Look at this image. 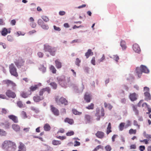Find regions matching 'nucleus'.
I'll use <instances>...</instances> for the list:
<instances>
[{
	"instance_id": "51",
	"label": "nucleus",
	"mask_w": 151,
	"mask_h": 151,
	"mask_svg": "<svg viewBox=\"0 0 151 151\" xmlns=\"http://www.w3.org/2000/svg\"><path fill=\"white\" fill-rule=\"evenodd\" d=\"M2 124H3V125H4L5 128H9V127L10 124L8 122H6L5 124H4L3 123H2Z\"/></svg>"
},
{
	"instance_id": "32",
	"label": "nucleus",
	"mask_w": 151,
	"mask_h": 151,
	"mask_svg": "<svg viewBox=\"0 0 151 151\" xmlns=\"http://www.w3.org/2000/svg\"><path fill=\"white\" fill-rule=\"evenodd\" d=\"M111 124L110 123H109L107 128L106 134H109L110 132H111L112 131L111 130Z\"/></svg>"
},
{
	"instance_id": "6",
	"label": "nucleus",
	"mask_w": 151,
	"mask_h": 151,
	"mask_svg": "<svg viewBox=\"0 0 151 151\" xmlns=\"http://www.w3.org/2000/svg\"><path fill=\"white\" fill-rule=\"evenodd\" d=\"M50 91V89L49 87H47L41 89L39 91V95L41 96H43V94H45L46 93L49 94Z\"/></svg>"
},
{
	"instance_id": "13",
	"label": "nucleus",
	"mask_w": 151,
	"mask_h": 151,
	"mask_svg": "<svg viewBox=\"0 0 151 151\" xmlns=\"http://www.w3.org/2000/svg\"><path fill=\"white\" fill-rule=\"evenodd\" d=\"M138 95L135 93H130L129 95V98L132 101H136Z\"/></svg>"
},
{
	"instance_id": "37",
	"label": "nucleus",
	"mask_w": 151,
	"mask_h": 151,
	"mask_svg": "<svg viewBox=\"0 0 151 151\" xmlns=\"http://www.w3.org/2000/svg\"><path fill=\"white\" fill-rule=\"evenodd\" d=\"M6 134V131L3 129H0V135L1 136H5Z\"/></svg>"
},
{
	"instance_id": "52",
	"label": "nucleus",
	"mask_w": 151,
	"mask_h": 151,
	"mask_svg": "<svg viewBox=\"0 0 151 151\" xmlns=\"http://www.w3.org/2000/svg\"><path fill=\"white\" fill-rule=\"evenodd\" d=\"M91 63L93 65H96L95 59L94 57H93L91 60Z\"/></svg>"
},
{
	"instance_id": "7",
	"label": "nucleus",
	"mask_w": 151,
	"mask_h": 151,
	"mask_svg": "<svg viewBox=\"0 0 151 151\" xmlns=\"http://www.w3.org/2000/svg\"><path fill=\"white\" fill-rule=\"evenodd\" d=\"M2 83L6 85L7 86H11L12 87V88H13L16 86V84L13 81L9 80H4L2 81Z\"/></svg>"
},
{
	"instance_id": "40",
	"label": "nucleus",
	"mask_w": 151,
	"mask_h": 151,
	"mask_svg": "<svg viewBox=\"0 0 151 151\" xmlns=\"http://www.w3.org/2000/svg\"><path fill=\"white\" fill-rule=\"evenodd\" d=\"M50 85L53 87L54 89H56L57 88V85L55 82H51L50 83Z\"/></svg>"
},
{
	"instance_id": "8",
	"label": "nucleus",
	"mask_w": 151,
	"mask_h": 151,
	"mask_svg": "<svg viewBox=\"0 0 151 151\" xmlns=\"http://www.w3.org/2000/svg\"><path fill=\"white\" fill-rule=\"evenodd\" d=\"M5 94L9 98L14 99L16 96L15 93L10 89L7 90L6 91Z\"/></svg>"
},
{
	"instance_id": "55",
	"label": "nucleus",
	"mask_w": 151,
	"mask_h": 151,
	"mask_svg": "<svg viewBox=\"0 0 151 151\" xmlns=\"http://www.w3.org/2000/svg\"><path fill=\"white\" fill-rule=\"evenodd\" d=\"M105 56L104 55H103L102 57L99 60H98V62L99 63H100V62H102L105 59Z\"/></svg>"
},
{
	"instance_id": "23",
	"label": "nucleus",
	"mask_w": 151,
	"mask_h": 151,
	"mask_svg": "<svg viewBox=\"0 0 151 151\" xmlns=\"http://www.w3.org/2000/svg\"><path fill=\"white\" fill-rule=\"evenodd\" d=\"M32 94L31 92H30L29 94H28L26 92L24 91L20 93L21 96L24 98H28L29 96L31 95Z\"/></svg>"
},
{
	"instance_id": "41",
	"label": "nucleus",
	"mask_w": 151,
	"mask_h": 151,
	"mask_svg": "<svg viewBox=\"0 0 151 151\" xmlns=\"http://www.w3.org/2000/svg\"><path fill=\"white\" fill-rule=\"evenodd\" d=\"M124 124L125 123H121L120 124L119 128L120 131H122L123 130Z\"/></svg>"
},
{
	"instance_id": "49",
	"label": "nucleus",
	"mask_w": 151,
	"mask_h": 151,
	"mask_svg": "<svg viewBox=\"0 0 151 151\" xmlns=\"http://www.w3.org/2000/svg\"><path fill=\"white\" fill-rule=\"evenodd\" d=\"M74 132L73 131H71L70 132H68L66 133V135L67 136H71L74 134Z\"/></svg>"
},
{
	"instance_id": "4",
	"label": "nucleus",
	"mask_w": 151,
	"mask_h": 151,
	"mask_svg": "<svg viewBox=\"0 0 151 151\" xmlns=\"http://www.w3.org/2000/svg\"><path fill=\"white\" fill-rule=\"evenodd\" d=\"M55 100L58 104H64L65 105L68 104V101L63 97L59 98L58 96H56L55 97Z\"/></svg>"
},
{
	"instance_id": "42",
	"label": "nucleus",
	"mask_w": 151,
	"mask_h": 151,
	"mask_svg": "<svg viewBox=\"0 0 151 151\" xmlns=\"http://www.w3.org/2000/svg\"><path fill=\"white\" fill-rule=\"evenodd\" d=\"M143 135L145 137L147 138H151V135L146 134L145 132H143Z\"/></svg>"
},
{
	"instance_id": "43",
	"label": "nucleus",
	"mask_w": 151,
	"mask_h": 151,
	"mask_svg": "<svg viewBox=\"0 0 151 151\" xmlns=\"http://www.w3.org/2000/svg\"><path fill=\"white\" fill-rule=\"evenodd\" d=\"M106 151H110L111 150V147L109 145H107L105 147Z\"/></svg>"
},
{
	"instance_id": "56",
	"label": "nucleus",
	"mask_w": 151,
	"mask_h": 151,
	"mask_svg": "<svg viewBox=\"0 0 151 151\" xmlns=\"http://www.w3.org/2000/svg\"><path fill=\"white\" fill-rule=\"evenodd\" d=\"M1 112L2 114H6L7 113V111L5 109L2 108L1 109Z\"/></svg>"
},
{
	"instance_id": "34",
	"label": "nucleus",
	"mask_w": 151,
	"mask_h": 151,
	"mask_svg": "<svg viewBox=\"0 0 151 151\" xmlns=\"http://www.w3.org/2000/svg\"><path fill=\"white\" fill-rule=\"evenodd\" d=\"M61 143V142L60 141L56 140H54L52 141V144L53 145H60Z\"/></svg>"
},
{
	"instance_id": "20",
	"label": "nucleus",
	"mask_w": 151,
	"mask_h": 151,
	"mask_svg": "<svg viewBox=\"0 0 151 151\" xmlns=\"http://www.w3.org/2000/svg\"><path fill=\"white\" fill-rule=\"evenodd\" d=\"M91 116L87 114L85 115V120L86 124L90 123L91 121Z\"/></svg>"
},
{
	"instance_id": "27",
	"label": "nucleus",
	"mask_w": 151,
	"mask_h": 151,
	"mask_svg": "<svg viewBox=\"0 0 151 151\" xmlns=\"http://www.w3.org/2000/svg\"><path fill=\"white\" fill-rule=\"evenodd\" d=\"M65 122H67L70 124H72L74 123V121L72 119H70L68 118H66L64 120Z\"/></svg>"
},
{
	"instance_id": "18",
	"label": "nucleus",
	"mask_w": 151,
	"mask_h": 151,
	"mask_svg": "<svg viewBox=\"0 0 151 151\" xmlns=\"http://www.w3.org/2000/svg\"><path fill=\"white\" fill-rule=\"evenodd\" d=\"M95 135L97 137L102 139L104 137V134L102 132L98 131L96 134Z\"/></svg>"
},
{
	"instance_id": "38",
	"label": "nucleus",
	"mask_w": 151,
	"mask_h": 151,
	"mask_svg": "<svg viewBox=\"0 0 151 151\" xmlns=\"http://www.w3.org/2000/svg\"><path fill=\"white\" fill-rule=\"evenodd\" d=\"M50 69L53 73H56V70L53 66L52 65H51L50 67Z\"/></svg>"
},
{
	"instance_id": "64",
	"label": "nucleus",
	"mask_w": 151,
	"mask_h": 151,
	"mask_svg": "<svg viewBox=\"0 0 151 151\" xmlns=\"http://www.w3.org/2000/svg\"><path fill=\"white\" fill-rule=\"evenodd\" d=\"M144 90L145 92H149V88L148 87H145L144 88Z\"/></svg>"
},
{
	"instance_id": "60",
	"label": "nucleus",
	"mask_w": 151,
	"mask_h": 151,
	"mask_svg": "<svg viewBox=\"0 0 151 151\" xmlns=\"http://www.w3.org/2000/svg\"><path fill=\"white\" fill-rule=\"evenodd\" d=\"M56 137L57 138L59 139L62 140L65 139L66 138V137L65 136H59L58 137Z\"/></svg>"
},
{
	"instance_id": "16",
	"label": "nucleus",
	"mask_w": 151,
	"mask_h": 151,
	"mask_svg": "<svg viewBox=\"0 0 151 151\" xmlns=\"http://www.w3.org/2000/svg\"><path fill=\"white\" fill-rule=\"evenodd\" d=\"M133 50L136 52L139 53L140 52L141 50L138 45L137 44H134L133 45Z\"/></svg>"
},
{
	"instance_id": "19",
	"label": "nucleus",
	"mask_w": 151,
	"mask_h": 151,
	"mask_svg": "<svg viewBox=\"0 0 151 151\" xmlns=\"http://www.w3.org/2000/svg\"><path fill=\"white\" fill-rule=\"evenodd\" d=\"M12 126V128L16 132L19 131L20 130V127L18 124H13Z\"/></svg>"
},
{
	"instance_id": "10",
	"label": "nucleus",
	"mask_w": 151,
	"mask_h": 151,
	"mask_svg": "<svg viewBox=\"0 0 151 151\" xmlns=\"http://www.w3.org/2000/svg\"><path fill=\"white\" fill-rule=\"evenodd\" d=\"M50 108L51 111L55 115L58 116L59 115L60 112L59 110L53 105L50 106Z\"/></svg>"
},
{
	"instance_id": "61",
	"label": "nucleus",
	"mask_w": 151,
	"mask_h": 151,
	"mask_svg": "<svg viewBox=\"0 0 151 151\" xmlns=\"http://www.w3.org/2000/svg\"><path fill=\"white\" fill-rule=\"evenodd\" d=\"M37 55L40 58H42L43 57V55L42 52H39L37 53Z\"/></svg>"
},
{
	"instance_id": "58",
	"label": "nucleus",
	"mask_w": 151,
	"mask_h": 151,
	"mask_svg": "<svg viewBox=\"0 0 151 151\" xmlns=\"http://www.w3.org/2000/svg\"><path fill=\"white\" fill-rule=\"evenodd\" d=\"M22 116L24 117V118H27V114L26 113V112L24 111H22Z\"/></svg>"
},
{
	"instance_id": "30",
	"label": "nucleus",
	"mask_w": 151,
	"mask_h": 151,
	"mask_svg": "<svg viewBox=\"0 0 151 151\" xmlns=\"http://www.w3.org/2000/svg\"><path fill=\"white\" fill-rule=\"evenodd\" d=\"M55 66L56 68H60L62 67L61 63L58 61V60H56L55 61Z\"/></svg>"
},
{
	"instance_id": "31",
	"label": "nucleus",
	"mask_w": 151,
	"mask_h": 151,
	"mask_svg": "<svg viewBox=\"0 0 151 151\" xmlns=\"http://www.w3.org/2000/svg\"><path fill=\"white\" fill-rule=\"evenodd\" d=\"M44 128L45 131H48L50 130L51 127L49 124L47 123L45 124Z\"/></svg>"
},
{
	"instance_id": "39",
	"label": "nucleus",
	"mask_w": 151,
	"mask_h": 151,
	"mask_svg": "<svg viewBox=\"0 0 151 151\" xmlns=\"http://www.w3.org/2000/svg\"><path fill=\"white\" fill-rule=\"evenodd\" d=\"M41 18L45 22H47L49 21V18L46 16H42Z\"/></svg>"
},
{
	"instance_id": "47",
	"label": "nucleus",
	"mask_w": 151,
	"mask_h": 151,
	"mask_svg": "<svg viewBox=\"0 0 151 151\" xmlns=\"http://www.w3.org/2000/svg\"><path fill=\"white\" fill-rule=\"evenodd\" d=\"M81 60L78 58H77L76 59V64L78 66H79L80 65V63H81Z\"/></svg>"
},
{
	"instance_id": "44",
	"label": "nucleus",
	"mask_w": 151,
	"mask_h": 151,
	"mask_svg": "<svg viewBox=\"0 0 151 151\" xmlns=\"http://www.w3.org/2000/svg\"><path fill=\"white\" fill-rule=\"evenodd\" d=\"M31 109L36 113H38L39 111L38 109H37L34 107H31Z\"/></svg>"
},
{
	"instance_id": "25",
	"label": "nucleus",
	"mask_w": 151,
	"mask_h": 151,
	"mask_svg": "<svg viewBox=\"0 0 151 151\" xmlns=\"http://www.w3.org/2000/svg\"><path fill=\"white\" fill-rule=\"evenodd\" d=\"M93 55V53L90 49H89L87 52L86 53L85 55L86 56L87 58H88L90 56L92 55Z\"/></svg>"
},
{
	"instance_id": "21",
	"label": "nucleus",
	"mask_w": 151,
	"mask_h": 151,
	"mask_svg": "<svg viewBox=\"0 0 151 151\" xmlns=\"http://www.w3.org/2000/svg\"><path fill=\"white\" fill-rule=\"evenodd\" d=\"M39 86L38 85H34L32 86L29 88L30 93L31 91H34L38 88Z\"/></svg>"
},
{
	"instance_id": "28",
	"label": "nucleus",
	"mask_w": 151,
	"mask_h": 151,
	"mask_svg": "<svg viewBox=\"0 0 151 151\" xmlns=\"http://www.w3.org/2000/svg\"><path fill=\"white\" fill-rule=\"evenodd\" d=\"M10 31H8V30L5 28H4L3 29V30L1 32V35L2 36H5L8 33H10Z\"/></svg>"
},
{
	"instance_id": "3",
	"label": "nucleus",
	"mask_w": 151,
	"mask_h": 151,
	"mask_svg": "<svg viewBox=\"0 0 151 151\" xmlns=\"http://www.w3.org/2000/svg\"><path fill=\"white\" fill-rule=\"evenodd\" d=\"M59 83L63 87H65L68 83L70 82L69 78H67L65 79L64 78L59 77L57 78Z\"/></svg>"
},
{
	"instance_id": "35",
	"label": "nucleus",
	"mask_w": 151,
	"mask_h": 151,
	"mask_svg": "<svg viewBox=\"0 0 151 151\" xmlns=\"http://www.w3.org/2000/svg\"><path fill=\"white\" fill-rule=\"evenodd\" d=\"M137 132L136 129H131L129 130V133L130 134H135Z\"/></svg>"
},
{
	"instance_id": "24",
	"label": "nucleus",
	"mask_w": 151,
	"mask_h": 151,
	"mask_svg": "<svg viewBox=\"0 0 151 151\" xmlns=\"http://www.w3.org/2000/svg\"><path fill=\"white\" fill-rule=\"evenodd\" d=\"M120 46L122 47L123 50H126L127 47L125 42L123 40H121V41Z\"/></svg>"
},
{
	"instance_id": "53",
	"label": "nucleus",
	"mask_w": 151,
	"mask_h": 151,
	"mask_svg": "<svg viewBox=\"0 0 151 151\" xmlns=\"http://www.w3.org/2000/svg\"><path fill=\"white\" fill-rule=\"evenodd\" d=\"M114 60L116 62H118V60L119 59V56L117 55H115L114 56Z\"/></svg>"
},
{
	"instance_id": "15",
	"label": "nucleus",
	"mask_w": 151,
	"mask_h": 151,
	"mask_svg": "<svg viewBox=\"0 0 151 151\" xmlns=\"http://www.w3.org/2000/svg\"><path fill=\"white\" fill-rule=\"evenodd\" d=\"M8 118L12 120L14 123H18L19 122L18 117L15 116L13 115H11L8 116Z\"/></svg>"
},
{
	"instance_id": "12",
	"label": "nucleus",
	"mask_w": 151,
	"mask_h": 151,
	"mask_svg": "<svg viewBox=\"0 0 151 151\" xmlns=\"http://www.w3.org/2000/svg\"><path fill=\"white\" fill-rule=\"evenodd\" d=\"M24 61L23 59L19 58L16 62H15L14 63L17 68H21V66L24 65Z\"/></svg>"
},
{
	"instance_id": "2",
	"label": "nucleus",
	"mask_w": 151,
	"mask_h": 151,
	"mask_svg": "<svg viewBox=\"0 0 151 151\" xmlns=\"http://www.w3.org/2000/svg\"><path fill=\"white\" fill-rule=\"evenodd\" d=\"M44 50L46 52H49L50 54L52 56H54L56 51L55 48L47 44L44 45Z\"/></svg>"
},
{
	"instance_id": "62",
	"label": "nucleus",
	"mask_w": 151,
	"mask_h": 151,
	"mask_svg": "<svg viewBox=\"0 0 151 151\" xmlns=\"http://www.w3.org/2000/svg\"><path fill=\"white\" fill-rule=\"evenodd\" d=\"M136 146L135 144L131 145L130 146V149H135Z\"/></svg>"
},
{
	"instance_id": "50",
	"label": "nucleus",
	"mask_w": 151,
	"mask_h": 151,
	"mask_svg": "<svg viewBox=\"0 0 151 151\" xmlns=\"http://www.w3.org/2000/svg\"><path fill=\"white\" fill-rule=\"evenodd\" d=\"M133 124L134 126L137 127L138 129L139 128L140 126L138 124V122L137 121L135 120H134L133 122Z\"/></svg>"
},
{
	"instance_id": "54",
	"label": "nucleus",
	"mask_w": 151,
	"mask_h": 151,
	"mask_svg": "<svg viewBox=\"0 0 151 151\" xmlns=\"http://www.w3.org/2000/svg\"><path fill=\"white\" fill-rule=\"evenodd\" d=\"M145 149V147L144 146L141 145L139 147V149L141 151H143Z\"/></svg>"
},
{
	"instance_id": "9",
	"label": "nucleus",
	"mask_w": 151,
	"mask_h": 151,
	"mask_svg": "<svg viewBox=\"0 0 151 151\" xmlns=\"http://www.w3.org/2000/svg\"><path fill=\"white\" fill-rule=\"evenodd\" d=\"M37 23L44 29L47 30L49 28L47 24H45L43 21L41 19L38 20Z\"/></svg>"
},
{
	"instance_id": "48",
	"label": "nucleus",
	"mask_w": 151,
	"mask_h": 151,
	"mask_svg": "<svg viewBox=\"0 0 151 151\" xmlns=\"http://www.w3.org/2000/svg\"><path fill=\"white\" fill-rule=\"evenodd\" d=\"M148 140L147 139H144L143 140H139V142H145V144H148L149 142H148Z\"/></svg>"
},
{
	"instance_id": "5",
	"label": "nucleus",
	"mask_w": 151,
	"mask_h": 151,
	"mask_svg": "<svg viewBox=\"0 0 151 151\" xmlns=\"http://www.w3.org/2000/svg\"><path fill=\"white\" fill-rule=\"evenodd\" d=\"M9 69L11 74L17 77L18 74L17 72V69L13 63L9 65Z\"/></svg>"
},
{
	"instance_id": "36",
	"label": "nucleus",
	"mask_w": 151,
	"mask_h": 151,
	"mask_svg": "<svg viewBox=\"0 0 151 151\" xmlns=\"http://www.w3.org/2000/svg\"><path fill=\"white\" fill-rule=\"evenodd\" d=\"M94 107V104L93 103H91L90 105L86 107V108L89 110L93 109Z\"/></svg>"
},
{
	"instance_id": "11",
	"label": "nucleus",
	"mask_w": 151,
	"mask_h": 151,
	"mask_svg": "<svg viewBox=\"0 0 151 151\" xmlns=\"http://www.w3.org/2000/svg\"><path fill=\"white\" fill-rule=\"evenodd\" d=\"M15 144L10 141H5L2 144V146L4 148L9 147Z\"/></svg>"
},
{
	"instance_id": "22",
	"label": "nucleus",
	"mask_w": 151,
	"mask_h": 151,
	"mask_svg": "<svg viewBox=\"0 0 151 151\" xmlns=\"http://www.w3.org/2000/svg\"><path fill=\"white\" fill-rule=\"evenodd\" d=\"M144 95L145 97V100L148 101L151 99V97L149 92H145L144 93Z\"/></svg>"
},
{
	"instance_id": "26",
	"label": "nucleus",
	"mask_w": 151,
	"mask_h": 151,
	"mask_svg": "<svg viewBox=\"0 0 151 151\" xmlns=\"http://www.w3.org/2000/svg\"><path fill=\"white\" fill-rule=\"evenodd\" d=\"M18 147L19 149L22 150V151H26V150L24 145L21 142L19 143V145Z\"/></svg>"
},
{
	"instance_id": "57",
	"label": "nucleus",
	"mask_w": 151,
	"mask_h": 151,
	"mask_svg": "<svg viewBox=\"0 0 151 151\" xmlns=\"http://www.w3.org/2000/svg\"><path fill=\"white\" fill-rule=\"evenodd\" d=\"M53 27L54 29L55 30L59 31L61 30V29L59 27H57L56 26L54 25Z\"/></svg>"
},
{
	"instance_id": "45",
	"label": "nucleus",
	"mask_w": 151,
	"mask_h": 151,
	"mask_svg": "<svg viewBox=\"0 0 151 151\" xmlns=\"http://www.w3.org/2000/svg\"><path fill=\"white\" fill-rule=\"evenodd\" d=\"M7 39L10 42H12L14 40L13 37L10 35H9L7 36Z\"/></svg>"
},
{
	"instance_id": "1",
	"label": "nucleus",
	"mask_w": 151,
	"mask_h": 151,
	"mask_svg": "<svg viewBox=\"0 0 151 151\" xmlns=\"http://www.w3.org/2000/svg\"><path fill=\"white\" fill-rule=\"evenodd\" d=\"M136 72L139 78H140L141 77L143 72L145 73H148L149 71L146 66L141 65L140 67H137Z\"/></svg>"
},
{
	"instance_id": "17",
	"label": "nucleus",
	"mask_w": 151,
	"mask_h": 151,
	"mask_svg": "<svg viewBox=\"0 0 151 151\" xmlns=\"http://www.w3.org/2000/svg\"><path fill=\"white\" fill-rule=\"evenodd\" d=\"M84 99L87 103H89L91 99V96L90 94L86 93L84 95Z\"/></svg>"
},
{
	"instance_id": "63",
	"label": "nucleus",
	"mask_w": 151,
	"mask_h": 151,
	"mask_svg": "<svg viewBox=\"0 0 151 151\" xmlns=\"http://www.w3.org/2000/svg\"><path fill=\"white\" fill-rule=\"evenodd\" d=\"M0 98L3 99H6V97L4 95L1 94H0Z\"/></svg>"
},
{
	"instance_id": "46",
	"label": "nucleus",
	"mask_w": 151,
	"mask_h": 151,
	"mask_svg": "<svg viewBox=\"0 0 151 151\" xmlns=\"http://www.w3.org/2000/svg\"><path fill=\"white\" fill-rule=\"evenodd\" d=\"M17 104L18 106L20 108H22L23 106V104L21 101H18L17 103Z\"/></svg>"
},
{
	"instance_id": "14",
	"label": "nucleus",
	"mask_w": 151,
	"mask_h": 151,
	"mask_svg": "<svg viewBox=\"0 0 151 151\" xmlns=\"http://www.w3.org/2000/svg\"><path fill=\"white\" fill-rule=\"evenodd\" d=\"M44 96H41L38 95H36L33 97V99L35 102H39L44 99Z\"/></svg>"
},
{
	"instance_id": "59",
	"label": "nucleus",
	"mask_w": 151,
	"mask_h": 151,
	"mask_svg": "<svg viewBox=\"0 0 151 151\" xmlns=\"http://www.w3.org/2000/svg\"><path fill=\"white\" fill-rule=\"evenodd\" d=\"M80 145V143L77 141H75V144L74 145V146L75 147L79 146Z\"/></svg>"
},
{
	"instance_id": "33",
	"label": "nucleus",
	"mask_w": 151,
	"mask_h": 151,
	"mask_svg": "<svg viewBox=\"0 0 151 151\" xmlns=\"http://www.w3.org/2000/svg\"><path fill=\"white\" fill-rule=\"evenodd\" d=\"M72 111L73 113L76 115H80L82 113L81 112L78 111L75 109H73Z\"/></svg>"
},
{
	"instance_id": "29",
	"label": "nucleus",
	"mask_w": 151,
	"mask_h": 151,
	"mask_svg": "<svg viewBox=\"0 0 151 151\" xmlns=\"http://www.w3.org/2000/svg\"><path fill=\"white\" fill-rule=\"evenodd\" d=\"M132 106L133 110L135 112V114L137 115H139V111L137 109V106L136 105L132 104Z\"/></svg>"
}]
</instances>
